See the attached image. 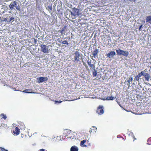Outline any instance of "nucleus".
I'll list each match as a JSON object with an SVG mask.
<instances>
[{
  "instance_id": "423d86ee",
  "label": "nucleus",
  "mask_w": 151,
  "mask_h": 151,
  "mask_svg": "<svg viewBox=\"0 0 151 151\" xmlns=\"http://www.w3.org/2000/svg\"><path fill=\"white\" fill-rule=\"evenodd\" d=\"M92 68V70L93 73V75L94 76H96L97 75V73H99V71L97 69L98 68H95V67H91Z\"/></svg>"
},
{
  "instance_id": "393cba45",
  "label": "nucleus",
  "mask_w": 151,
  "mask_h": 151,
  "mask_svg": "<svg viewBox=\"0 0 151 151\" xmlns=\"http://www.w3.org/2000/svg\"><path fill=\"white\" fill-rule=\"evenodd\" d=\"M62 102V101H55V104H56V103H61Z\"/></svg>"
},
{
  "instance_id": "412c9836",
  "label": "nucleus",
  "mask_w": 151,
  "mask_h": 151,
  "mask_svg": "<svg viewBox=\"0 0 151 151\" xmlns=\"http://www.w3.org/2000/svg\"><path fill=\"white\" fill-rule=\"evenodd\" d=\"M139 78L138 75H137L135 77V78L134 79L137 81H139Z\"/></svg>"
},
{
  "instance_id": "f03ea898",
  "label": "nucleus",
  "mask_w": 151,
  "mask_h": 151,
  "mask_svg": "<svg viewBox=\"0 0 151 151\" xmlns=\"http://www.w3.org/2000/svg\"><path fill=\"white\" fill-rule=\"evenodd\" d=\"M74 60L75 62L80 61V60L81 59V56L78 51H76L74 54Z\"/></svg>"
},
{
  "instance_id": "473e14b6",
  "label": "nucleus",
  "mask_w": 151,
  "mask_h": 151,
  "mask_svg": "<svg viewBox=\"0 0 151 151\" xmlns=\"http://www.w3.org/2000/svg\"><path fill=\"white\" fill-rule=\"evenodd\" d=\"M9 12V13H11V11H10V12Z\"/></svg>"
},
{
  "instance_id": "7c9ffc66",
  "label": "nucleus",
  "mask_w": 151,
  "mask_h": 151,
  "mask_svg": "<svg viewBox=\"0 0 151 151\" xmlns=\"http://www.w3.org/2000/svg\"><path fill=\"white\" fill-rule=\"evenodd\" d=\"M93 127L95 128L96 129V130H97V128L96 127Z\"/></svg>"
},
{
  "instance_id": "20e7f679",
  "label": "nucleus",
  "mask_w": 151,
  "mask_h": 151,
  "mask_svg": "<svg viewBox=\"0 0 151 151\" xmlns=\"http://www.w3.org/2000/svg\"><path fill=\"white\" fill-rule=\"evenodd\" d=\"M40 47L42 51L45 53H48L49 52L47 46L43 45H41Z\"/></svg>"
},
{
  "instance_id": "0eeeda50",
  "label": "nucleus",
  "mask_w": 151,
  "mask_h": 151,
  "mask_svg": "<svg viewBox=\"0 0 151 151\" xmlns=\"http://www.w3.org/2000/svg\"><path fill=\"white\" fill-rule=\"evenodd\" d=\"M103 106H99L98 109L97 111V112L99 114H103L104 112L103 109H102Z\"/></svg>"
},
{
  "instance_id": "f704fd0d",
  "label": "nucleus",
  "mask_w": 151,
  "mask_h": 151,
  "mask_svg": "<svg viewBox=\"0 0 151 151\" xmlns=\"http://www.w3.org/2000/svg\"><path fill=\"white\" fill-rule=\"evenodd\" d=\"M40 150H39V151Z\"/></svg>"
},
{
  "instance_id": "aec40b11",
  "label": "nucleus",
  "mask_w": 151,
  "mask_h": 151,
  "mask_svg": "<svg viewBox=\"0 0 151 151\" xmlns=\"http://www.w3.org/2000/svg\"><path fill=\"white\" fill-rule=\"evenodd\" d=\"M3 116V118H4V119H6V116L5 115H4L3 114H1V116Z\"/></svg>"
},
{
  "instance_id": "5701e85b",
  "label": "nucleus",
  "mask_w": 151,
  "mask_h": 151,
  "mask_svg": "<svg viewBox=\"0 0 151 151\" xmlns=\"http://www.w3.org/2000/svg\"><path fill=\"white\" fill-rule=\"evenodd\" d=\"M62 43L63 44H66L67 45H68V43L67 42L66 40H64L63 41Z\"/></svg>"
},
{
  "instance_id": "a878e982",
  "label": "nucleus",
  "mask_w": 151,
  "mask_h": 151,
  "mask_svg": "<svg viewBox=\"0 0 151 151\" xmlns=\"http://www.w3.org/2000/svg\"><path fill=\"white\" fill-rule=\"evenodd\" d=\"M15 131H19V129L18 127H16L15 128Z\"/></svg>"
},
{
  "instance_id": "4be33fe9",
  "label": "nucleus",
  "mask_w": 151,
  "mask_h": 151,
  "mask_svg": "<svg viewBox=\"0 0 151 151\" xmlns=\"http://www.w3.org/2000/svg\"><path fill=\"white\" fill-rule=\"evenodd\" d=\"M20 133L19 131H14V134H16L17 135H18L19 134V133Z\"/></svg>"
},
{
  "instance_id": "72a5a7b5",
  "label": "nucleus",
  "mask_w": 151,
  "mask_h": 151,
  "mask_svg": "<svg viewBox=\"0 0 151 151\" xmlns=\"http://www.w3.org/2000/svg\"><path fill=\"white\" fill-rule=\"evenodd\" d=\"M1 17H0V19H1Z\"/></svg>"
},
{
  "instance_id": "ddd939ff",
  "label": "nucleus",
  "mask_w": 151,
  "mask_h": 151,
  "mask_svg": "<svg viewBox=\"0 0 151 151\" xmlns=\"http://www.w3.org/2000/svg\"><path fill=\"white\" fill-rule=\"evenodd\" d=\"M146 22H151V16H147L146 18Z\"/></svg>"
},
{
  "instance_id": "a211bd4d",
  "label": "nucleus",
  "mask_w": 151,
  "mask_h": 151,
  "mask_svg": "<svg viewBox=\"0 0 151 151\" xmlns=\"http://www.w3.org/2000/svg\"><path fill=\"white\" fill-rule=\"evenodd\" d=\"M29 90H30L29 89L25 90L23 91V92H24V93H32V92H29V91H29Z\"/></svg>"
},
{
  "instance_id": "f8f14e48",
  "label": "nucleus",
  "mask_w": 151,
  "mask_h": 151,
  "mask_svg": "<svg viewBox=\"0 0 151 151\" xmlns=\"http://www.w3.org/2000/svg\"><path fill=\"white\" fill-rule=\"evenodd\" d=\"M114 99V97L112 96H108L105 99H103V100H113Z\"/></svg>"
},
{
  "instance_id": "dca6fc26",
  "label": "nucleus",
  "mask_w": 151,
  "mask_h": 151,
  "mask_svg": "<svg viewBox=\"0 0 151 151\" xmlns=\"http://www.w3.org/2000/svg\"><path fill=\"white\" fill-rule=\"evenodd\" d=\"M47 9L49 10V11H50V10H52V5H48L47 7Z\"/></svg>"
},
{
  "instance_id": "39448f33",
  "label": "nucleus",
  "mask_w": 151,
  "mask_h": 151,
  "mask_svg": "<svg viewBox=\"0 0 151 151\" xmlns=\"http://www.w3.org/2000/svg\"><path fill=\"white\" fill-rule=\"evenodd\" d=\"M48 78L47 77H40L37 78V82L39 83L47 81Z\"/></svg>"
},
{
  "instance_id": "9d476101",
  "label": "nucleus",
  "mask_w": 151,
  "mask_h": 151,
  "mask_svg": "<svg viewBox=\"0 0 151 151\" xmlns=\"http://www.w3.org/2000/svg\"><path fill=\"white\" fill-rule=\"evenodd\" d=\"M70 151H78V148L76 146H73L71 147L70 149Z\"/></svg>"
},
{
  "instance_id": "7ed1b4c3",
  "label": "nucleus",
  "mask_w": 151,
  "mask_h": 151,
  "mask_svg": "<svg viewBox=\"0 0 151 151\" xmlns=\"http://www.w3.org/2000/svg\"><path fill=\"white\" fill-rule=\"evenodd\" d=\"M117 54L119 55H122L125 56H127L129 54L128 52L122 50L120 49L116 50Z\"/></svg>"
},
{
  "instance_id": "4468645a",
  "label": "nucleus",
  "mask_w": 151,
  "mask_h": 151,
  "mask_svg": "<svg viewBox=\"0 0 151 151\" xmlns=\"http://www.w3.org/2000/svg\"><path fill=\"white\" fill-rule=\"evenodd\" d=\"M145 78L146 80L147 81H148L150 78V76L149 74L147 73L146 75Z\"/></svg>"
},
{
  "instance_id": "c85d7f7f",
  "label": "nucleus",
  "mask_w": 151,
  "mask_h": 151,
  "mask_svg": "<svg viewBox=\"0 0 151 151\" xmlns=\"http://www.w3.org/2000/svg\"><path fill=\"white\" fill-rule=\"evenodd\" d=\"M142 25H141L139 28V29L140 30L141 28H142Z\"/></svg>"
},
{
  "instance_id": "cd10ccee",
  "label": "nucleus",
  "mask_w": 151,
  "mask_h": 151,
  "mask_svg": "<svg viewBox=\"0 0 151 151\" xmlns=\"http://www.w3.org/2000/svg\"><path fill=\"white\" fill-rule=\"evenodd\" d=\"M71 15H73L74 16H75L76 15V14H75L74 13H73L72 12H71Z\"/></svg>"
},
{
  "instance_id": "6e6552de",
  "label": "nucleus",
  "mask_w": 151,
  "mask_h": 151,
  "mask_svg": "<svg viewBox=\"0 0 151 151\" xmlns=\"http://www.w3.org/2000/svg\"><path fill=\"white\" fill-rule=\"evenodd\" d=\"M116 54L114 51H111L110 52L106 54V56L110 58H112Z\"/></svg>"
},
{
  "instance_id": "2f4dec72",
  "label": "nucleus",
  "mask_w": 151,
  "mask_h": 151,
  "mask_svg": "<svg viewBox=\"0 0 151 151\" xmlns=\"http://www.w3.org/2000/svg\"><path fill=\"white\" fill-rule=\"evenodd\" d=\"M91 132H92V131H91V130H90V131H89V132H90V133H91Z\"/></svg>"
},
{
  "instance_id": "b1692460",
  "label": "nucleus",
  "mask_w": 151,
  "mask_h": 151,
  "mask_svg": "<svg viewBox=\"0 0 151 151\" xmlns=\"http://www.w3.org/2000/svg\"><path fill=\"white\" fill-rule=\"evenodd\" d=\"M1 149V150L2 151H8L7 150L5 149L4 148L2 147H0Z\"/></svg>"
},
{
  "instance_id": "1a4fd4ad",
  "label": "nucleus",
  "mask_w": 151,
  "mask_h": 151,
  "mask_svg": "<svg viewBox=\"0 0 151 151\" xmlns=\"http://www.w3.org/2000/svg\"><path fill=\"white\" fill-rule=\"evenodd\" d=\"M99 52V50L96 49L92 53V55L93 56V57L94 58H96L98 56L97 54Z\"/></svg>"
},
{
  "instance_id": "9b49d317",
  "label": "nucleus",
  "mask_w": 151,
  "mask_h": 151,
  "mask_svg": "<svg viewBox=\"0 0 151 151\" xmlns=\"http://www.w3.org/2000/svg\"><path fill=\"white\" fill-rule=\"evenodd\" d=\"M86 142V140H83V141H81V146L83 147H86V145H84V144Z\"/></svg>"
},
{
  "instance_id": "bb28decb",
  "label": "nucleus",
  "mask_w": 151,
  "mask_h": 151,
  "mask_svg": "<svg viewBox=\"0 0 151 151\" xmlns=\"http://www.w3.org/2000/svg\"><path fill=\"white\" fill-rule=\"evenodd\" d=\"M14 17H11L9 21V22H10L12 20H14Z\"/></svg>"
},
{
  "instance_id": "6ab92c4d",
  "label": "nucleus",
  "mask_w": 151,
  "mask_h": 151,
  "mask_svg": "<svg viewBox=\"0 0 151 151\" xmlns=\"http://www.w3.org/2000/svg\"><path fill=\"white\" fill-rule=\"evenodd\" d=\"M142 73H141V72L140 73H139L138 75V76H139V78L140 79H141V78H142Z\"/></svg>"
},
{
  "instance_id": "c756f323",
  "label": "nucleus",
  "mask_w": 151,
  "mask_h": 151,
  "mask_svg": "<svg viewBox=\"0 0 151 151\" xmlns=\"http://www.w3.org/2000/svg\"><path fill=\"white\" fill-rule=\"evenodd\" d=\"M7 20V19L6 18H4V21H6Z\"/></svg>"
},
{
  "instance_id": "f257e3e1",
  "label": "nucleus",
  "mask_w": 151,
  "mask_h": 151,
  "mask_svg": "<svg viewBox=\"0 0 151 151\" xmlns=\"http://www.w3.org/2000/svg\"><path fill=\"white\" fill-rule=\"evenodd\" d=\"M17 2L16 1L12 2L9 5L10 8L11 10H15V8H16L17 10H19L20 8L17 6Z\"/></svg>"
},
{
  "instance_id": "2eb2a0df",
  "label": "nucleus",
  "mask_w": 151,
  "mask_h": 151,
  "mask_svg": "<svg viewBox=\"0 0 151 151\" xmlns=\"http://www.w3.org/2000/svg\"><path fill=\"white\" fill-rule=\"evenodd\" d=\"M133 80L132 77H130L129 78V80L128 81V82L129 83L128 86H129L130 85V84L132 82V81Z\"/></svg>"
},
{
  "instance_id": "f3484780",
  "label": "nucleus",
  "mask_w": 151,
  "mask_h": 151,
  "mask_svg": "<svg viewBox=\"0 0 151 151\" xmlns=\"http://www.w3.org/2000/svg\"><path fill=\"white\" fill-rule=\"evenodd\" d=\"M141 73L142 74V76H144V77L145 76L146 74H147V73H146V72H145V70L144 71H142Z\"/></svg>"
}]
</instances>
